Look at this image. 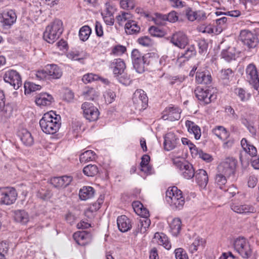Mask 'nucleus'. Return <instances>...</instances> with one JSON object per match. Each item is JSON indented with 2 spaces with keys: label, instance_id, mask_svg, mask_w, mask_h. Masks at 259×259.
Segmentation results:
<instances>
[{
  "label": "nucleus",
  "instance_id": "774afa93",
  "mask_svg": "<svg viewBox=\"0 0 259 259\" xmlns=\"http://www.w3.org/2000/svg\"><path fill=\"white\" fill-rule=\"evenodd\" d=\"M171 7L175 8H181L185 6V3L181 0H168Z\"/></svg>",
  "mask_w": 259,
  "mask_h": 259
},
{
  "label": "nucleus",
  "instance_id": "ea45409f",
  "mask_svg": "<svg viewBox=\"0 0 259 259\" xmlns=\"http://www.w3.org/2000/svg\"><path fill=\"white\" fill-rule=\"evenodd\" d=\"M212 133L218 137L219 139L225 140L227 139L229 134L226 128L222 126H218L213 128L212 130Z\"/></svg>",
  "mask_w": 259,
  "mask_h": 259
},
{
  "label": "nucleus",
  "instance_id": "49530a36",
  "mask_svg": "<svg viewBox=\"0 0 259 259\" xmlns=\"http://www.w3.org/2000/svg\"><path fill=\"white\" fill-rule=\"evenodd\" d=\"M91 28L87 25L82 26L79 30V37L82 41H86L88 39L90 34H91Z\"/></svg>",
  "mask_w": 259,
  "mask_h": 259
},
{
  "label": "nucleus",
  "instance_id": "f704fd0d",
  "mask_svg": "<svg viewBox=\"0 0 259 259\" xmlns=\"http://www.w3.org/2000/svg\"><path fill=\"white\" fill-rule=\"evenodd\" d=\"M237 52L234 47H229L227 49L222 51L221 55L227 62H230L232 60H235Z\"/></svg>",
  "mask_w": 259,
  "mask_h": 259
},
{
  "label": "nucleus",
  "instance_id": "473e14b6",
  "mask_svg": "<svg viewBox=\"0 0 259 259\" xmlns=\"http://www.w3.org/2000/svg\"><path fill=\"white\" fill-rule=\"evenodd\" d=\"M241 145L243 150L252 157L255 156L257 154L256 148L251 145L246 139H242L241 141Z\"/></svg>",
  "mask_w": 259,
  "mask_h": 259
},
{
  "label": "nucleus",
  "instance_id": "e433bc0d",
  "mask_svg": "<svg viewBox=\"0 0 259 259\" xmlns=\"http://www.w3.org/2000/svg\"><path fill=\"white\" fill-rule=\"evenodd\" d=\"M3 78L4 81H21L20 74L14 70H9L6 71Z\"/></svg>",
  "mask_w": 259,
  "mask_h": 259
},
{
  "label": "nucleus",
  "instance_id": "680f3d73",
  "mask_svg": "<svg viewBox=\"0 0 259 259\" xmlns=\"http://www.w3.org/2000/svg\"><path fill=\"white\" fill-rule=\"evenodd\" d=\"M182 142L184 145H187L192 153H194L196 150L198 149L195 145L193 144L189 139L185 138H183L182 139Z\"/></svg>",
  "mask_w": 259,
  "mask_h": 259
},
{
  "label": "nucleus",
  "instance_id": "052dcab7",
  "mask_svg": "<svg viewBox=\"0 0 259 259\" xmlns=\"http://www.w3.org/2000/svg\"><path fill=\"white\" fill-rule=\"evenodd\" d=\"M63 100L67 102H72L74 98V93L68 89H65L64 90Z\"/></svg>",
  "mask_w": 259,
  "mask_h": 259
},
{
  "label": "nucleus",
  "instance_id": "a878e982",
  "mask_svg": "<svg viewBox=\"0 0 259 259\" xmlns=\"http://www.w3.org/2000/svg\"><path fill=\"white\" fill-rule=\"evenodd\" d=\"M196 182L201 188H205L208 181V177L206 171L203 169H199L195 171Z\"/></svg>",
  "mask_w": 259,
  "mask_h": 259
},
{
  "label": "nucleus",
  "instance_id": "5701e85b",
  "mask_svg": "<svg viewBox=\"0 0 259 259\" xmlns=\"http://www.w3.org/2000/svg\"><path fill=\"white\" fill-rule=\"evenodd\" d=\"M186 15L187 19L191 21H200L206 18V14L204 11L200 10L194 11L190 8L186 10Z\"/></svg>",
  "mask_w": 259,
  "mask_h": 259
},
{
  "label": "nucleus",
  "instance_id": "58836bf2",
  "mask_svg": "<svg viewBox=\"0 0 259 259\" xmlns=\"http://www.w3.org/2000/svg\"><path fill=\"white\" fill-rule=\"evenodd\" d=\"M195 54V50L193 47H191L185 51V53L180 54L178 56L177 62L181 63L182 62H185L188 60L190 58Z\"/></svg>",
  "mask_w": 259,
  "mask_h": 259
},
{
  "label": "nucleus",
  "instance_id": "a211bd4d",
  "mask_svg": "<svg viewBox=\"0 0 259 259\" xmlns=\"http://www.w3.org/2000/svg\"><path fill=\"white\" fill-rule=\"evenodd\" d=\"M73 237L76 243L80 246L88 244L92 240L91 234L87 231H77L74 233Z\"/></svg>",
  "mask_w": 259,
  "mask_h": 259
},
{
  "label": "nucleus",
  "instance_id": "6e6552de",
  "mask_svg": "<svg viewBox=\"0 0 259 259\" xmlns=\"http://www.w3.org/2000/svg\"><path fill=\"white\" fill-rule=\"evenodd\" d=\"M17 193L13 187H6L0 188V204L10 205L17 199Z\"/></svg>",
  "mask_w": 259,
  "mask_h": 259
},
{
  "label": "nucleus",
  "instance_id": "13d9d810",
  "mask_svg": "<svg viewBox=\"0 0 259 259\" xmlns=\"http://www.w3.org/2000/svg\"><path fill=\"white\" fill-rule=\"evenodd\" d=\"M215 183L221 189H223V186L227 183L226 177L222 174H218L215 177Z\"/></svg>",
  "mask_w": 259,
  "mask_h": 259
},
{
  "label": "nucleus",
  "instance_id": "de8ad7c7",
  "mask_svg": "<svg viewBox=\"0 0 259 259\" xmlns=\"http://www.w3.org/2000/svg\"><path fill=\"white\" fill-rule=\"evenodd\" d=\"M197 81H211L212 78L210 72L208 70L197 71L196 74Z\"/></svg>",
  "mask_w": 259,
  "mask_h": 259
},
{
  "label": "nucleus",
  "instance_id": "3c124183",
  "mask_svg": "<svg viewBox=\"0 0 259 259\" xmlns=\"http://www.w3.org/2000/svg\"><path fill=\"white\" fill-rule=\"evenodd\" d=\"M234 73L231 69L222 70L219 73V77L222 80H232Z\"/></svg>",
  "mask_w": 259,
  "mask_h": 259
},
{
  "label": "nucleus",
  "instance_id": "4be33fe9",
  "mask_svg": "<svg viewBox=\"0 0 259 259\" xmlns=\"http://www.w3.org/2000/svg\"><path fill=\"white\" fill-rule=\"evenodd\" d=\"M16 14L12 10L0 15V22L3 23V26H11L16 22Z\"/></svg>",
  "mask_w": 259,
  "mask_h": 259
},
{
  "label": "nucleus",
  "instance_id": "a19ab883",
  "mask_svg": "<svg viewBox=\"0 0 259 259\" xmlns=\"http://www.w3.org/2000/svg\"><path fill=\"white\" fill-rule=\"evenodd\" d=\"M150 157L148 155H144L141 158L140 163V169L145 173H150L151 167L149 165Z\"/></svg>",
  "mask_w": 259,
  "mask_h": 259
},
{
  "label": "nucleus",
  "instance_id": "7c9ffc66",
  "mask_svg": "<svg viewBox=\"0 0 259 259\" xmlns=\"http://www.w3.org/2000/svg\"><path fill=\"white\" fill-rule=\"evenodd\" d=\"M82 95L86 100L94 101L98 99L99 93L92 88L85 87L82 92Z\"/></svg>",
  "mask_w": 259,
  "mask_h": 259
},
{
  "label": "nucleus",
  "instance_id": "09e8293b",
  "mask_svg": "<svg viewBox=\"0 0 259 259\" xmlns=\"http://www.w3.org/2000/svg\"><path fill=\"white\" fill-rule=\"evenodd\" d=\"M24 88L25 94L39 90L41 88L40 85L36 84L33 82H24Z\"/></svg>",
  "mask_w": 259,
  "mask_h": 259
},
{
  "label": "nucleus",
  "instance_id": "5fc2aeb1",
  "mask_svg": "<svg viewBox=\"0 0 259 259\" xmlns=\"http://www.w3.org/2000/svg\"><path fill=\"white\" fill-rule=\"evenodd\" d=\"M176 259H189L186 251L182 248H178L174 251Z\"/></svg>",
  "mask_w": 259,
  "mask_h": 259
},
{
  "label": "nucleus",
  "instance_id": "c9c22d12",
  "mask_svg": "<svg viewBox=\"0 0 259 259\" xmlns=\"http://www.w3.org/2000/svg\"><path fill=\"white\" fill-rule=\"evenodd\" d=\"M247 78L252 81H259V74L254 65L250 64L246 69Z\"/></svg>",
  "mask_w": 259,
  "mask_h": 259
},
{
  "label": "nucleus",
  "instance_id": "37998d69",
  "mask_svg": "<svg viewBox=\"0 0 259 259\" xmlns=\"http://www.w3.org/2000/svg\"><path fill=\"white\" fill-rule=\"evenodd\" d=\"M83 172L88 177H94L99 172V169L95 164H89L83 168Z\"/></svg>",
  "mask_w": 259,
  "mask_h": 259
},
{
  "label": "nucleus",
  "instance_id": "338daca9",
  "mask_svg": "<svg viewBox=\"0 0 259 259\" xmlns=\"http://www.w3.org/2000/svg\"><path fill=\"white\" fill-rule=\"evenodd\" d=\"M103 203V199L102 198L99 199L97 202L93 203L90 206V209L91 211H96L99 210L102 203Z\"/></svg>",
  "mask_w": 259,
  "mask_h": 259
},
{
  "label": "nucleus",
  "instance_id": "4c0bfd02",
  "mask_svg": "<svg viewBox=\"0 0 259 259\" xmlns=\"http://www.w3.org/2000/svg\"><path fill=\"white\" fill-rule=\"evenodd\" d=\"M133 206L135 212L141 215V218L149 217V211L147 208L144 207L143 205L140 202H134L133 204Z\"/></svg>",
  "mask_w": 259,
  "mask_h": 259
},
{
  "label": "nucleus",
  "instance_id": "8fccbe9b",
  "mask_svg": "<svg viewBox=\"0 0 259 259\" xmlns=\"http://www.w3.org/2000/svg\"><path fill=\"white\" fill-rule=\"evenodd\" d=\"M234 93L242 102L249 100L250 95L247 93L243 89L241 88H236Z\"/></svg>",
  "mask_w": 259,
  "mask_h": 259
},
{
  "label": "nucleus",
  "instance_id": "423d86ee",
  "mask_svg": "<svg viewBox=\"0 0 259 259\" xmlns=\"http://www.w3.org/2000/svg\"><path fill=\"white\" fill-rule=\"evenodd\" d=\"M132 101L134 107L138 111L144 110L148 107V98L143 90L138 89L134 92Z\"/></svg>",
  "mask_w": 259,
  "mask_h": 259
},
{
  "label": "nucleus",
  "instance_id": "0eeeda50",
  "mask_svg": "<svg viewBox=\"0 0 259 259\" xmlns=\"http://www.w3.org/2000/svg\"><path fill=\"white\" fill-rule=\"evenodd\" d=\"M235 249L244 258H248L251 256L252 249L248 240L244 237L237 238L234 241Z\"/></svg>",
  "mask_w": 259,
  "mask_h": 259
},
{
  "label": "nucleus",
  "instance_id": "6e6d98bb",
  "mask_svg": "<svg viewBox=\"0 0 259 259\" xmlns=\"http://www.w3.org/2000/svg\"><path fill=\"white\" fill-rule=\"evenodd\" d=\"M194 153L198 155L199 158L207 162L211 161L213 159L212 156L210 154L204 152L201 149H197Z\"/></svg>",
  "mask_w": 259,
  "mask_h": 259
},
{
  "label": "nucleus",
  "instance_id": "79ce46f5",
  "mask_svg": "<svg viewBox=\"0 0 259 259\" xmlns=\"http://www.w3.org/2000/svg\"><path fill=\"white\" fill-rule=\"evenodd\" d=\"M96 158L95 153L92 150H87L80 155L79 160L81 163L93 161Z\"/></svg>",
  "mask_w": 259,
  "mask_h": 259
},
{
  "label": "nucleus",
  "instance_id": "f3484780",
  "mask_svg": "<svg viewBox=\"0 0 259 259\" xmlns=\"http://www.w3.org/2000/svg\"><path fill=\"white\" fill-rule=\"evenodd\" d=\"M114 64L113 70V74L115 76H119V79H128L127 76L124 74V70L126 68V65L124 61L121 59H117L113 62Z\"/></svg>",
  "mask_w": 259,
  "mask_h": 259
},
{
  "label": "nucleus",
  "instance_id": "2f4dec72",
  "mask_svg": "<svg viewBox=\"0 0 259 259\" xmlns=\"http://www.w3.org/2000/svg\"><path fill=\"white\" fill-rule=\"evenodd\" d=\"M94 193V189L92 187L84 186L80 189L79 196L81 200H86L93 197Z\"/></svg>",
  "mask_w": 259,
  "mask_h": 259
},
{
  "label": "nucleus",
  "instance_id": "864d4df0",
  "mask_svg": "<svg viewBox=\"0 0 259 259\" xmlns=\"http://www.w3.org/2000/svg\"><path fill=\"white\" fill-rule=\"evenodd\" d=\"M99 79L101 81H106L98 75L93 73H87L82 78V81H97Z\"/></svg>",
  "mask_w": 259,
  "mask_h": 259
},
{
  "label": "nucleus",
  "instance_id": "6ab92c4d",
  "mask_svg": "<svg viewBox=\"0 0 259 259\" xmlns=\"http://www.w3.org/2000/svg\"><path fill=\"white\" fill-rule=\"evenodd\" d=\"M5 96L2 91H0V115L2 120H6L12 115V110L9 106H5Z\"/></svg>",
  "mask_w": 259,
  "mask_h": 259
},
{
  "label": "nucleus",
  "instance_id": "1a4fd4ad",
  "mask_svg": "<svg viewBox=\"0 0 259 259\" xmlns=\"http://www.w3.org/2000/svg\"><path fill=\"white\" fill-rule=\"evenodd\" d=\"M132 62L134 68L138 73H142L145 71V65L148 63L145 57L137 49L132 52Z\"/></svg>",
  "mask_w": 259,
  "mask_h": 259
},
{
  "label": "nucleus",
  "instance_id": "20e7f679",
  "mask_svg": "<svg viewBox=\"0 0 259 259\" xmlns=\"http://www.w3.org/2000/svg\"><path fill=\"white\" fill-rule=\"evenodd\" d=\"M216 89L211 86L197 87L195 94L197 99L205 104H208L217 98Z\"/></svg>",
  "mask_w": 259,
  "mask_h": 259
},
{
  "label": "nucleus",
  "instance_id": "2eb2a0df",
  "mask_svg": "<svg viewBox=\"0 0 259 259\" xmlns=\"http://www.w3.org/2000/svg\"><path fill=\"white\" fill-rule=\"evenodd\" d=\"M181 111L178 107H167L162 112V118L170 121L178 120L181 117Z\"/></svg>",
  "mask_w": 259,
  "mask_h": 259
},
{
  "label": "nucleus",
  "instance_id": "9d476101",
  "mask_svg": "<svg viewBox=\"0 0 259 259\" xmlns=\"http://www.w3.org/2000/svg\"><path fill=\"white\" fill-rule=\"evenodd\" d=\"M84 117L90 121H94L98 119L99 111L92 103L85 102L81 105Z\"/></svg>",
  "mask_w": 259,
  "mask_h": 259
},
{
  "label": "nucleus",
  "instance_id": "4468645a",
  "mask_svg": "<svg viewBox=\"0 0 259 259\" xmlns=\"http://www.w3.org/2000/svg\"><path fill=\"white\" fill-rule=\"evenodd\" d=\"M230 208L235 212L240 214L253 213L255 211V209L252 205L242 204L236 200L231 203Z\"/></svg>",
  "mask_w": 259,
  "mask_h": 259
},
{
  "label": "nucleus",
  "instance_id": "393cba45",
  "mask_svg": "<svg viewBox=\"0 0 259 259\" xmlns=\"http://www.w3.org/2000/svg\"><path fill=\"white\" fill-rule=\"evenodd\" d=\"M117 224L119 230L121 232H126L132 228L131 221L125 215L117 218Z\"/></svg>",
  "mask_w": 259,
  "mask_h": 259
},
{
  "label": "nucleus",
  "instance_id": "69168bd1",
  "mask_svg": "<svg viewBox=\"0 0 259 259\" xmlns=\"http://www.w3.org/2000/svg\"><path fill=\"white\" fill-rule=\"evenodd\" d=\"M138 42L140 45L145 47L150 46L152 44L151 39L147 36L139 38L138 39Z\"/></svg>",
  "mask_w": 259,
  "mask_h": 259
},
{
  "label": "nucleus",
  "instance_id": "c03bdc74",
  "mask_svg": "<svg viewBox=\"0 0 259 259\" xmlns=\"http://www.w3.org/2000/svg\"><path fill=\"white\" fill-rule=\"evenodd\" d=\"M133 15L127 12H122L116 17L117 21L119 25H122L124 22H128L133 20Z\"/></svg>",
  "mask_w": 259,
  "mask_h": 259
},
{
  "label": "nucleus",
  "instance_id": "7ed1b4c3",
  "mask_svg": "<svg viewBox=\"0 0 259 259\" xmlns=\"http://www.w3.org/2000/svg\"><path fill=\"white\" fill-rule=\"evenodd\" d=\"M63 31L62 22L55 19L46 27L44 32V39L48 42L53 44L59 37Z\"/></svg>",
  "mask_w": 259,
  "mask_h": 259
},
{
  "label": "nucleus",
  "instance_id": "0e129e2a",
  "mask_svg": "<svg viewBox=\"0 0 259 259\" xmlns=\"http://www.w3.org/2000/svg\"><path fill=\"white\" fill-rule=\"evenodd\" d=\"M9 250V245L6 241H3L0 242V253L5 255Z\"/></svg>",
  "mask_w": 259,
  "mask_h": 259
},
{
  "label": "nucleus",
  "instance_id": "39448f33",
  "mask_svg": "<svg viewBox=\"0 0 259 259\" xmlns=\"http://www.w3.org/2000/svg\"><path fill=\"white\" fill-rule=\"evenodd\" d=\"M36 75L39 80L57 79L62 75V71L57 65L48 64L45 70L38 71Z\"/></svg>",
  "mask_w": 259,
  "mask_h": 259
},
{
  "label": "nucleus",
  "instance_id": "4d7b16f0",
  "mask_svg": "<svg viewBox=\"0 0 259 259\" xmlns=\"http://www.w3.org/2000/svg\"><path fill=\"white\" fill-rule=\"evenodd\" d=\"M149 33L153 36L162 37L164 32L160 28L156 26H151L149 29Z\"/></svg>",
  "mask_w": 259,
  "mask_h": 259
},
{
  "label": "nucleus",
  "instance_id": "ddd939ff",
  "mask_svg": "<svg viewBox=\"0 0 259 259\" xmlns=\"http://www.w3.org/2000/svg\"><path fill=\"white\" fill-rule=\"evenodd\" d=\"M177 165L184 179L190 180L194 177L195 171L192 164L187 162H179Z\"/></svg>",
  "mask_w": 259,
  "mask_h": 259
},
{
  "label": "nucleus",
  "instance_id": "f03ea898",
  "mask_svg": "<svg viewBox=\"0 0 259 259\" xmlns=\"http://www.w3.org/2000/svg\"><path fill=\"white\" fill-rule=\"evenodd\" d=\"M165 200L173 210L181 209L185 204L182 192L175 186L168 188L166 191Z\"/></svg>",
  "mask_w": 259,
  "mask_h": 259
},
{
  "label": "nucleus",
  "instance_id": "412c9836",
  "mask_svg": "<svg viewBox=\"0 0 259 259\" xmlns=\"http://www.w3.org/2000/svg\"><path fill=\"white\" fill-rule=\"evenodd\" d=\"M179 139L172 132L167 133L164 136V148L166 151L174 149L177 146Z\"/></svg>",
  "mask_w": 259,
  "mask_h": 259
},
{
  "label": "nucleus",
  "instance_id": "dca6fc26",
  "mask_svg": "<svg viewBox=\"0 0 259 259\" xmlns=\"http://www.w3.org/2000/svg\"><path fill=\"white\" fill-rule=\"evenodd\" d=\"M170 41L175 46L184 49L188 44V39L184 32L179 31L172 35Z\"/></svg>",
  "mask_w": 259,
  "mask_h": 259
},
{
  "label": "nucleus",
  "instance_id": "b1692460",
  "mask_svg": "<svg viewBox=\"0 0 259 259\" xmlns=\"http://www.w3.org/2000/svg\"><path fill=\"white\" fill-rule=\"evenodd\" d=\"M18 135L23 144L26 146H31L33 144V138L27 130L25 128L21 129L18 132Z\"/></svg>",
  "mask_w": 259,
  "mask_h": 259
},
{
  "label": "nucleus",
  "instance_id": "c85d7f7f",
  "mask_svg": "<svg viewBox=\"0 0 259 259\" xmlns=\"http://www.w3.org/2000/svg\"><path fill=\"white\" fill-rule=\"evenodd\" d=\"M35 102L40 107L49 106L53 102V98L48 94H44L37 97Z\"/></svg>",
  "mask_w": 259,
  "mask_h": 259
},
{
  "label": "nucleus",
  "instance_id": "e2e57ef3",
  "mask_svg": "<svg viewBox=\"0 0 259 259\" xmlns=\"http://www.w3.org/2000/svg\"><path fill=\"white\" fill-rule=\"evenodd\" d=\"M202 242V239L197 237L196 238L192 244L190 246L189 249L191 252L197 251L198 246L200 245V243Z\"/></svg>",
  "mask_w": 259,
  "mask_h": 259
},
{
  "label": "nucleus",
  "instance_id": "bb28decb",
  "mask_svg": "<svg viewBox=\"0 0 259 259\" xmlns=\"http://www.w3.org/2000/svg\"><path fill=\"white\" fill-rule=\"evenodd\" d=\"M188 131L191 134H193L196 140H199L201 137V133L200 128L193 121L187 120L185 123Z\"/></svg>",
  "mask_w": 259,
  "mask_h": 259
},
{
  "label": "nucleus",
  "instance_id": "f257e3e1",
  "mask_svg": "<svg viewBox=\"0 0 259 259\" xmlns=\"http://www.w3.org/2000/svg\"><path fill=\"white\" fill-rule=\"evenodd\" d=\"M60 116L52 111L46 113L39 121L42 132L47 134L56 133L61 126Z\"/></svg>",
  "mask_w": 259,
  "mask_h": 259
},
{
  "label": "nucleus",
  "instance_id": "603ef678",
  "mask_svg": "<svg viewBox=\"0 0 259 259\" xmlns=\"http://www.w3.org/2000/svg\"><path fill=\"white\" fill-rule=\"evenodd\" d=\"M155 23L158 25H163L167 21L166 15L156 13L155 14V17L153 18Z\"/></svg>",
  "mask_w": 259,
  "mask_h": 259
},
{
  "label": "nucleus",
  "instance_id": "c756f323",
  "mask_svg": "<svg viewBox=\"0 0 259 259\" xmlns=\"http://www.w3.org/2000/svg\"><path fill=\"white\" fill-rule=\"evenodd\" d=\"M154 239L157 240L159 245H162L165 249L168 250L171 248V244L168 237L163 233H156Z\"/></svg>",
  "mask_w": 259,
  "mask_h": 259
},
{
  "label": "nucleus",
  "instance_id": "bf43d9fd",
  "mask_svg": "<svg viewBox=\"0 0 259 259\" xmlns=\"http://www.w3.org/2000/svg\"><path fill=\"white\" fill-rule=\"evenodd\" d=\"M115 94L111 91H108L104 94L105 101L107 104L112 103L115 100Z\"/></svg>",
  "mask_w": 259,
  "mask_h": 259
},
{
  "label": "nucleus",
  "instance_id": "9b49d317",
  "mask_svg": "<svg viewBox=\"0 0 259 259\" xmlns=\"http://www.w3.org/2000/svg\"><path fill=\"white\" fill-rule=\"evenodd\" d=\"M240 39L249 49L254 48L258 41L256 35L248 30H243L240 34Z\"/></svg>",
  "mask_w": 259,
  "mask_h": 259
},
{
  "label": "nucleus",
  "instance_id": "aec40b11",
  "mask_svg": "<svg viewBox=\"0 0 259 259\" xmlns=\"http://www.w3.org/2000/svg\"><path fill=\"white\" fill-rule=\"evenodd\" d=\"M72 177L64 176L59 177H54L51 179V184L55 188L60 189L68 186L72 182Z\"/></svg>",
  "mask_w": 259,
  "mask_h": 259
},
{
  "label": "nucleus",
  "instance_id": "72a5a7b5",
  "mask_svg": "<svg viewBox=\"0 0 259 259\" xmlns=\"http://www.w3.org/2000/svg\"><path fill=\"white\" fill-rule=\"evenodd\" d=\"M182 222L179 218H175L169 223L170 232L173 236H177L181 230Z\"/></svg>",
  "mask_w": 259,
  "mask_h": 259
},
{
  "label": "nucleus",
  "instance_id": "a18cd8bd",
  "mask_svg": "<svg viewBox=\"0 0 259 259\" xmlns=\"http://www.w3.org/2000/svg\"><path fill=\"white\" fill-rule=\"evenodd\" d=\"M15 220L18 222L25 224L28 221V215L24 210H18L15 212Z\"/></svg>",
  "mask_w": 259,
  "mask_h": 259
},
{
  "label": "nucleus",
  "instance_id": "cd10ccee",
  "mask_svg": "<svg viewBox=\"0 0 259 259\" xmlns=\"http://www.w3.org/2000/svg\"><path fill=\"white\" fill-rule=\"evenodd\" d=\"M126 33L129 35L137 34L141 30V27L137 21L133 19L128 22H126L124 25Z\"/></svg>",
  "mask_w": 259,
  "mask_h": 259
},
{
  "label": "nucleus",
  "instance_id": "f8f14e48",
  "mask_svg": "<svg viewBox=\"0 0 259 259\" xmlns=\"http://www.w3.org/2000/svg\"><path fill=\"white\" fill-rule=\"evenodd\" d=\"M237 162V160L232 157L227 158L219 165V170L226 176H230L235 173Z\"/></svg>",
  "mask_w": 259,
  "mask_h": 259
}]
</instances>
